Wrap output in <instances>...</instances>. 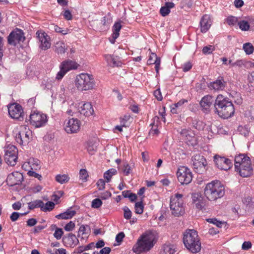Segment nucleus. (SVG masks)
Returning <instances> with one entry per match:
<instances>
[{
    "mask_svg": "<svg viewBox=\"0 0 254 254\" xmlns=\"http://www.w3.org/2000/svg\"><path fill=\"white\" fill-rule=\"evenodd\" d=\"M207 221L209 223H213L216 225V226H217L219 228H221L222 226L224 225V222L219 221L215 218L208 219H207Z\"/></svg>",
    "mask_w": 254,
    "mask_h": 254,
    "instance_id": "a18cd8bd",
    "label": "nucleus"
},
{
    "mask_svg": "<svg viewBox=\"0 0 254 254\" xmlns=\"http://www.w3.org/2000/svg\"><path fill=\"white\" fill-rule=\"evenodd\" d=\"M238 22L236 17L230 16L227 18V22L229 25H234Z\"/></svg>",
    "mask_w": 254,
    "mask_h": 254,
    "instance_id": "de8ad7c7",
    "label": "nucleus"
},
{
    "mask_svg": "<svg viewBox=\"0 0 254 254\" xmlns=\"http://www.w3.org/2000/svg\"><path fill=\"white\" fill-rule=\"evenodd\" d=\"M75 86L80 91L90 90L94 88L95 81L92 75L82 73L76 76Z\"/></svg>",
    "mask_w": 254,
    "mask_h": 254,
    "instance_id": "423d86ee",
    "label": "nucleus"
},
{
    "mask_svg": "<svg viewBox=\"0 0 254 254\" xmlns=\"http://www.w3.org/2000/svg\"><path fill=\"white\" fill-rule=\"evenodd\" d=\"M37 223V220L34 218L29 219L27 221V225L30 227L34 226Z\"/></svg>",
    "mask_w": 254,
    "mask_h": 254,
    "instance_id": "e2e57ef3",
    "label": "nucleus"
},
{
    "mask_svg": "<svg viewBox=\"0 0 254 254\" xmlns=\"http://www.w3.org/2000/svg\"><path fill=\"white\" fill-rule=\"evenodd\" d=\"M64 16L65 19L67 20H71L72 15L69 10H65L64 12Z\"/></svg>",
    "mask_w": 254,
    "mask_h": 254,
    "instance_id": "13d9d810",
    "label": "nucleus"
},
{
    "mask_svg": "<svg viewBox=\"0 0 254 254\" xmlns=\"http://www.w3.org/2000/svg\"><path fill=\"white\" fill-rule=\"evenodd\" d=\"M142 160L144 162H148L149 156L148 152H142L141 153Z\"/></svg>",
    "mask_w": 254,
    "mask_h": 254,
    "instance_id": "338daca9",
    "label": "nucleus"
},
{
    "mask_svg": "<svg viewBox=\"0 0 254 254\" xmlns=\"http://www.w3.org/2000/svg\"><path fill=\"white\" fill-rule=\"evenodd\" d=\"M90 233V228L87 225H81L79 229L78 237L81 236L82 239H86Z\"/></svg>",
    "mask_w": 254,
    "mask_h": 254,
    "instance_id": "7c9ffc66",
    "label": "nucleus"
},
{
    "mask_svg": "<svg viewBox=\"0 0 254 254\" xmlns=\"http://www.w3.org/2000/svg\"><path fill=\"white\" fill-rule=\"evenodd\" d=\"M157 238V235L155 232H146L138 239L132 248L133 251L139 254L149 251L154 246Z\"/></svg>",
    "mask_w": 254,
    "mask_h": 254,
    "instance_id": "f257e3e1",
    "label": "nucleus"
},
{
    "mask_svg": "<svg viewBox=\"0 0 254 254\" xmlns=\"http://www.w3.org/2000/svg\"><path fill=\"white\" fill-rule=\"evenodd\" d=\"M55 51L58 54H64L67 50V47L63 41L57 42L55 44Z\"/></svg>",
    "mask_w": 254,
    "mask_h": 254,
    "instance_id": "cd10ccee",
    "label": "nucleus"
},
{
    "mask_svg": "<svg viewBox=\"0 0 254 254\" xmlns=\"http://www.w3.org/2000/svg\"><path fill=\"white\" fill-rule=\"evenodd\" d=\"M36 35L40 43V47L42 49L46 50L50 48L51 45L50 38L46 32L39 30L36 32Z\"/></svg>",
    "mask_w": 254,
    "mask_h": 254,
    "instance_id": "4468645a",
    "label": "nucleus"
},
{
    "mask_svg": "<svg viewBox=\"0 0 254 254\" xmlns=\"http://www.w3.org/2000/svg\"><path fill=\"white\" fill-rule=\"evenodd\" d=\"M185 247L192 253H197L201 250V243L197 232L193 229L187 230L183 234Z\"/></svg>",
    "mask_w": 254,
    "mask_h": 254,
    "instance_id": "39448f33",
    "label": "nucleus"
},
{
    "mask_svg": "<svg viewBox=\"0 0 254 254\" xmlns=\"http://www.w3.org/2000/svg\"><path fill=\"white\" fill-rule=\"evenodd\" d=\"M88 177V173L87 171L85 169H81L79 173V177L80 179L84 181L87 180V178Z\"/></svg>",
    "mask_w": 254,
    "mask_h": 254,
    "instance_id": "8fccbe9b",
    "label": "nucleus"
},
{
    "mask_svg": "<svg viewBox=\"0 0 254 254\" xmlns=\"http://www.w3.org/2000/svg\"><path fill=\"white\" fill-rule=\"evenodd\" d=\"M239 28L242 31H248L250 29V24L248 21L242 20L238 22Z\"/></svg>",
    "mask_w": 254,
    "mask_h": 254,
    "instance_id": "ea45409f",
    "label": "nucleus"
},
{
    "mask_svg": "<svg viewBox=\"0 0 254 254\" xmlns=\"http://www.w3.org/2000/svg\"><path fill=\"white\" fill-rule=\"evenodd\" d=\"M214 99L211 95H206L204 96L200 102V105L202 110L208 112L210 111V107L214 104Z\"/></svg>",
    "mask_w": 254,
    "mask_h": 254,
    "instance_id": "412c9836",
    "label": "nucleus"
},
{
    "mask_svg": "<svg viewBox=\"0 0 254 254\" xmlns=\"http://www.w3.org/2000/svg\"><path fill=\"white\" fill-rule=\"evenodd\" d=\"M54 206L55 203L53 202L48 201L45 204L43 202L42 208H41V210L45 212L47 211H51L54 208Z\"/></svg>",
    "mask_w": 254,
    "mask_h": 254,
    "instance_id": "4c0bfd02",
    "label": "nucleus"
},
{
    "mask_svg": "<svg viewBox=\"0 0 254 254\" xmlns=\"http://www.w3.org/2000/svg\"><path fill=\"white\" fill-rule=\"evenodd\" d=\"M96 150V146L93 145L89 144L87 146V150L90 154H94L95 151Z\"/></svg>",
    "mask_w": 254,
    "mask_h": 254,
    "instance_id": "0e129e2a",
    "label": "nucleus"
},
{
    "mask_svg": "<svg viewBox=\"0 0 254 254\" xmlns=\"http://www.w3.org/2000/svg\"><path fill=\"white\" fill-rule=\"evenodd\" d=\"M215 101V110L220 117L227 119L233 115L234 107L231 101L221 94L217 96Z\"/></svg>",
    "mask_w": 254,
    "mask_h": 254,
    "instance_id": "f03ea898",
    "label": "nucleus"
},
{
    "mask_svg": "<svg viewBox=\"0 0 254 254\" xmlns=\"http://www.w3.org/2000/svg\"><path fill=\"white\" fill-rule=\"evenodd\" d=\"M54 30L56 32L62 33L63 35L67 34L69 31L67 29H63L62 28L59 27L57 25H55L54 26Z\"/></svg>",
    "mask_w": 254,
    "mask_h": 254,
    "instance_id": "3c124183",
    "label": "nucleus"
},
{
    "mask_svg": "<svg viewBox=\"0 0 254 254\" xmlns=\"http://www.w3.org/2000/svg\"><path fill=\"white\" fill-rule=\"evenodd\" d=\"M75 227V224L72 221H70L64 226V228L66 231H72Z\"/></svg>",
    "mask_w": 254,
    "mask_h": 254,
    "instance_id": "864d4df0",
    "label": "nucleus"
},
{
    "mask_svg": "<svg viewBox=\"0 0 254 254\" xmlns=\"http://www.w3.org/2000/svg\"><path fill=\"white\" fill-rule=\"evenodd\" d=\"M20 215L18 212H14L10 216V219L12 221H15L18 219Z\"/></svg>",
    "mask_w": 254,
    "mask_h": 254,
    "instance_id": "052dcab7",
    "label": "nucleus"
},
{
    "mask_svg": "<svg viewBox=\"0 0 254 254\" xmlns=\"http://www.w3.org/2000/svg\"><path fill=\"white\" fill-rule=\"evenodd\" d=\"M215 50V48L212 45L204 47L202 49V53L204 54H210Z\"/></svg>",
    "mask_w": 254,
    "mask_h": 254,
    "instance_id": "c03bdc74",
    "label": "nucleus"
},
{
    "mask_svg": "<svg viewBox=\"0 0 254 254\" xmlns=\"http://www.w3.org/2000/svg\"><path fill=\"white\" fill-rule=\"evenodd\" d=\"M130 167L127 163L124 164L123 172L126 175H128L130 173Z\"/></svg>",
    "mask_w": 254,
    "mask_h": 254,
    "instance_id": "4d7b16f0",
    "label": "nucleus"
},
{
    "mask_svg": "<svg viewBox=\"0 0 254 254\" xmlns=\"http://www.w3.org/2000/svg\"><path fill=\"white\" fill-rule=\"evenodd\" d=\"M243 49L247 55H250L254 52V47L250 43H246L243 45Z\"/></svg>",
    "mask_w": 254,
    "mask_h": 254,
    "instance_id": "e433bc0d",
    "label": "nucleus"
},
{
    "mask_svg": "<svg viewBox=\"0 0 254 254\" xmlns=\"http://www.w3.org/2000/svg\"><path fill=\"white\" fill-rule=\"evenodd\" d=\"M102 204V201L99 198H96L93 200L91 206L93 208H98Z\"/></svg>",
    "mask_w": 254,
    "mask_h": 254,
    "instance_id": "49530a36",
    "label": "nucleus"
},
{
    "mask_svg": "<svg viewBox=\"0 0 254 254\" xmlns=\"http://www.w3.org/2000/svg\"><path fill=\"white\" fill-rule=\"evenodd\" d=\"M111 252V249L109 247H105L100 251V254H109Z\"/></svg>",
    "mask_w": 254,
    "mask_h": 254,
    "instance_id": "774afa93",
    "label": "nucleus"
},
{
    "mask_svg": "<svg viewBox=\"0 0 254 254\" xmlns=\"http://www.w3.org/2000/svg\"><path fill=\"white\" fill-rule=\"evenodd\" d=\"M97 185L99 190L105 189V182L103 179H99L97 182Z\"/></svg>",
    "mask_w": 254,
    "mask_h": 254,
    "instance_id": "5fc2aeb1",
    "label": "nucleus"
},
{
    "mask_svg": "<svg viewBox=\"0 0 254 254\" xmlns=\"http://www.w3.org/2000/svg\"><path fill=\"white\" fill-rule=\"evenodd\" d=\"M18 150L13 145H8L5 149L4 159L6 163L10 166L16 164L17 159Z\"/></svg>",
    "mask_w": 254,
    "mask_h": 254,
    "instance_id": "6e6552de",
    "label": "nucleus"
},
{
    "mask_svg": "<svg viewBox=\"0 0 254 254\" xmlns=\"http://www.w3.org/2000/svg\"><path fill=\"white\" fill-rule=\"evenodd\" d=\"M192 67V64L190 62H187L183 65V71L185 72L188 71L191 69Z\"/></svg>",
    "mask_w": 254,
    "mask_h": 254,
    "instance_id": "bf43d9fd",
    "label": "nucleus"
},
{
    "mask_svg": "<svg viewBox=\"0 0 254 254\" xmlns=\"http://www.w3.org/2000/svg\"><path fill=\"white\" fill-rule=\"evenodd\" d=\"M117 170L115 169L112 168L107 171L104 174V177L106 180L107 182H109L112 177L117 174Z\"/></svg>",
    "mask_w": 254,
    "mask_h": 254,
    "instance_id": "f704fd0d",
    "label": "nucleus"
},
{
    "mask_svg": "<svg viewBox=\"0 0 254 254\" xmlns=\"http://www.w3.org/2000/svg\"><path fill=\"white\" fill-rule=\"evenodd\" d=\"M183 196V194L177 193L171 196L170 207L172 214L175 216L182 215L185 212Z\"/></svg>",
    "mask_w": 254,
    "mask_h": 254,
    "instance_id": "0eeeda50",
    "label": "nucleus"
},
{
    "mask_svg": "<svg viewBox=\"0 0 254 254\" xmlns=\"http://www.w3.org/2000/svg\"><path fill=\"white\" fill-rule=\"evenodd\" d=\"M175 252V246L171 244H165L161 250V254H173Z\"/></svg>",
    "mask_w": 254,
    "mask_h": 254,
    "instance_id": "2f4dec72",
    "label": "nucleus"
},
{
    "mask_svg": "<svg viewBox=\"0 0 254 254\" xmlns=\"http://www.w3.org/2000/svg\"><path fill=\"white\" fill-rule=\"evenodd\" d=\"M226 86V82L222 77L219 78L215 81L211 82L210 88L215 91L223 90Z\"/></svg>",
    "mask_w": 254,
    "mask_h": 254,
    "instance_id": "393cba45",
    "label": "nucleus"
},
{
    "mask_svg": "<svg viewBox=\"0 0 254 254\" xmlns=\"http://www.w3.org/2000/svg\"><path fill=\"white\" fill-rule=\"evenodd\" d=\"M78 112L83 115L88 117L94 113V110L91 104L89 102L79 103L77 105Z\"/></svg>",
    "mask_w": 254,
    "mask_h": 254,
    "instance_id": "aec40b11",
    "label": "nucleus"
},
{
    "mask_svg": "<svg viewBox=\"0 0 254 254\" xmlns=\"http://www.w3.org/2000/svg\"><path fill=\"white\" fill-rule=\"evenodd\" d=\"M43 202L41 200H35L28 203V208L33 210L37 208H42Z\"/></svg>",
    "mask_w": 254,
    "mask_h": 254,
    "instance_id": "473e14b6",
    "label": "nucleus"
},
{
    "mask_svg": "<svg viewBox=\"0 0 254 254\" xmlns=\"http://www.w3.org/2000/svg\"><path fill=\"white\" fill-rule=\"evenodd\" d=\"M60 66H62L66 72H68L70 70L77 69L78 64L74 61L68 60L63 62Z\"/></svg>",
    "mask_w": 254,
    "mask_h": 254,
    "instance_id": "a878e982",
    "label": "nucleus"
},
{
    "mask_svg": "<svg viewBox=\"0 0 254 254\" xmlns=\"http://www.w3.org/2000/svg\"><path fill=\"white\" fill-rule=\"evenodd\" d=\"M32 136V132L29 128L25 126H21L18 133L15 136L16 141L20 144L28 143Z\"/></svg>",
    "mask_w": 254,
    "mask_h": 254,
    "instance_id": "f8f14e48",
    "label": "nucleus"
},
{
    "mask_svg": "<svg viewBox=\"0 0 254 254\" xmlns=\"http://www.w3.org/2000/svg\"><path fill=\"white\" fill-rule=\"evenodd\" d=\"M23 180V175L19 172H14L7 177L6 182L10 186L20 184Z\"/></svg>",
    "mask_w": 254,
    "mask_h": 254,
    "instance_id": "6ab92c4d",
    "label": "nucleus"
},
{
    "mask_svg": "<svg viewBox=\"0 0 254 254\" xmlns=\"http://www.w3.org/2000/svg\"><path fill=\"white\" fill-rule=\"evenodd\" d=\"M154 95L158 101H161L162 100V95L160 89L158 88L154 91Z\"/></svg>",
    "mask_w": 254,
    "mask_h": 254,
    "instance_id": "6e6d98bb",
    "label": "nucleus"
},
{
    "mask_svg": "<svg viewBox=\"0 0 254 254\" xmlns=\"http://www.w3.org/2000/svg\"><path fill=\"white\" fill-rule=\"evenodd\" d=\"M182 139L189 145H194L196 144L194 133L191 130L184 129L181 132Z\"/></svg>",
    "mask_w": 254,
    "mask_h": 254,
    "instance_id": "a211bd4d",
    "label": "nucleus"
},
{
    "mask_svg": "<svg viewBox=\"0 0 254 254\" xmlns=\"http://www.w3.org/2000/svg\"><path fill=\"white\" fill-rule=\"evenodd\" d=\"M32 170H37L40 168V164L39 160L35 159H30L28 163Z\"/></svg>",
    "mask_w": 254,
    "mask_h": 254,
    "instance_id": "58836bf2",
    "label": "nucleus"
},
{
    "mask_svg": "<svg viewBox=\"0 0 254 254\" xmlns=\"http://www.w3.org/2000/svg\"><path fill=\"white\" fill-rule=\"evenodd\" d=\"M8 110L9 115L12 118L20 121L23 119V109L19 104H11L8 107Z\"/></svg>",
    "mask_w": 254,
    "mask_h": 254,
    "instance_id": "ddd939ff",
    "label": "nucleus"
},
{
    "mask_svg": "<svg viewBox=\"0 0 254 254\" xmlns=\"http://www.w3.org/2000/svg\"><path fill=\"white\" fill-rule=\"evenodd\" d=\"M160 59L158 58L157 55L154 53H151L149 59L147 61V64H152L156 63L158 61H160Z\"/></svg>",
    "mask_w": 254,
    "mask_h": 254,
    "instance_id": "a19ab883",
    "label": "nucleus"
},
{
    "mask_svg": "<svg viewBox=\"0 0 254 254\" xmlns=\"http://www.w3.org/2000/svg\"><path fill=\"white\" fill-rule=\"evenodd\" d=\"M125 237V234L123 232L119 233L116 237V240L117 242L120 243L123 241V238Z\"/></svg>",
    "mask_w": 254,
    "mask_h": 254,
    "instance_id": "680f3d73",
    "label": "nucleus"
},
{
    "mask_svg": "<svg viewBox=\"0 0 254 254\" xmlns=\"http://www.w3.org/2000/svg\"><path fill=\"white\" fill-rule=\"evenodd\" d=\"M68 241L71 244V245L75 246L78 243V240L75 235L70 234L67 237Z\"/></svg>",
    "mask_w": 254,
    "mask_h": 254,
    "instance_id": "79ce46f5",
    "label": "nucleus"
},
{
    "mask_svg": "<svg viewBox=\"0 0 254 254\" xmlns=\"http://www.w3.org/2000/svg\"><path fill=\"white\" fill-rule=\"evenodd\" d=\"M204 193L208 200L215 201L224 195L225 187L219 181H213L206 185Z\"/></svg>",
    "mask_w": 254,
    "mask_h": 254,
    "instance_id": "20e7f679",
    "label": "nucleus"
},
{
    "mask_svg": "<svg viewBox=\"0 0 254 254\" xmlns=\"http://www.w3.org/2000/svg\"><path fill=\"white\" fill-rule=\"evenodd\" d=\"M121 28L122 25L121 22H117L114 24L113 26L112 38L110 39V41L111 43H115L116 39L119 36V32Z\"/></svg>",
    "mask_w": 254,
    "mask_h": 254,
    "instance_id": "bb28decb",
    "label": "nucleus"
},
{
    "mask_svg": "<svg viewBox=\"0 0 254 254\" xmlns=\"http://www.w3.org/2000/svg\"><path fill=\"white\" fill-rule=\"evenodd\" d=\"M191 198L192 203L196 209L201 210L205 206V199L201 194L199 193H193Z\"/></svg>",
    "mask_w": 254,
    "mask_h": 254,
    "instance_id": "4be33fe9",
    "label": "nucleus"
},
{
    "mask_svg": "<svg viewBox=\"0 0 254 254\" xmlns=\"http://www.w3.org/2000/svg\"><path fill=\"white\" fill-rule=\"evenodd\" d=\"M177 176L179 182L183 185H188L191 182L192 179L190 171L185 166H181L178 169Z\"/></svg>",
    "mask_w": 254,
    "mask_h": 254,
    "instance_id": "1a4fd4ad",
    "label": "nucleus"
},
{
    "mask_svg": "<svg viewBox=\"0 0 254 254\" xmlns=\"http://www.w3.org/2000/svg\"><path fill=\"white\" fill-rule=\"evenodd\" d=\"M252 247V244L250 242H244L242 245V249L247 250Z\"/></svg>",
    "mask_w": 254,
    "mask_h": 254,
    "instance_id": "69168bd1",
    "label": "nucleus"
},
{
    "mask_svg": "<svg viewBox=\"0 0 254 254\" xmlns=\"http://www.w3.org/2000/svg\"><path fill=\"white\" fill-rule=\"evenodd\" d=\"M51 227L53 230L55 229V232L54 234L55 238L57 240H60L64 233L62 229L57 228L56 225H52Z\"/></svg>",
    "mask_w": 254,
    "mask_h": 254,
    "instance_id": "72a5a7b5",
    "label": "nucleus"
},
{
    "mask_svg": "<svg viewBox=\"0 0 254 254\" xmlns=\"http://www.w3.org/2000/svg\"><path fill=\"white\" fill-rule=\"evenodd\" d=\"M143 211V206L142 202H136L135 204V212L136 213L141 214Z\"/></svg>",
    "mask_w": 254,
    "mask_h": 254,
    "instance_id": "37998d69",
    "label": "nucleus"
},
{
    "mask_svg": "<svg viewBox=\"0 0 254 254\" xmlns=\"http://www.w3.org/2000/svg\"><path fill=\"white\" fill-rule=\"evenodd\" d=\"M175 4L172 2H166L165 5L162 6L160 10V13L163 16H165L170 12V8L174 7Z\"/></svg>",
    "mask_w": 254,
    "mask_h": 254,
    "instance_id": "c85d7f7f",
    "label": "nucleus"
},
{
    "mask_svg": "<svg viewBox=\"0 0 254 254\" xmlns=\"http://www.w3.org/2000/svg\"><path fill=\"white\" fill-rule=\"evenodd\" d=\"M80 128V122L77 119L71 118L65 122L64 129L68 133L76 132Z\"/></svg>",
    "mask_w": 254,
    "mask_h": 254,
    "instance_id": "dca6fc26",
    "label": "nucleus"
},
{
    "mask_svg": "<svg viewBox=\"0 0 254 254\" xmlns=\"http://www.w3.org/2000/svg\"><path fill=\"white\" fill-rule=\"evenodd\" d=\"M214 161L217 167L220 170L227 171L232 166L230 160L219 155L214 156Z\"/></svg>",
    "mask_w": 254,
    "mask_h": 254,
    "instance_id": "2eb2a0df",
    "label": "nucleus"
},
{
    "mask_svg": "<svg viewBox=\"0 0 254 254\" xmlns=\"http://www.w3.org/2000/svg\"><path fill=\"white\" fill-rule=\"evenodd\" d=\"M47 121V115L40 112H34L30 115V124L35 127L45 126Z\"/></svg>",
    "mask_w": 254,
    "mask_h": 254,
    "instance_id": "9d476101",
    "label": "nucleus"
},
{
    "mask_svg": "<svg viewBox=\"0 0 254 254\" xmlns=\"http://www.w3.org/2000/svg\"><path fill=\"white\" fill-rule=\"evenodd\" d=\"M104 57L109 66L114 67L121 65L122 63L118 57L112 55H106Z\"/></svg>",
    "mask_w": 254,
    "mask_h": 254,
    "instance_id": "b1692460",
    "label": "nucleus"
},
{
    "mask_svg": "<svg viewBox=\"0 0 254 254\" xmlns=\"http://www.w3.org/2000/svg\"><path fill=\"white\" fill-rule=\"evenodd\" d=\"M123 210L124 212V217L127 219H130L132 213L130 209L127 207L125 206L123 208Z\"/></svg>",
    "mask_w": 254,
    "mask_h": 254,
    "instance_id": "09e8293b",
    "label": "nucleus"
},
{
    "mask_svg": "<svg viewBox=\"0 0 254 254\" xmlns=\"http://www.w3.org/2000/svg\"><path fill=\"white\" fill-rule=\"evenodd\" d=\"M211 20L209 15H204L200 22V31L202 33L206 32L211 25Z\"/></svg>",
    "mask_w": 254,
    "mask_h": 254,
    "instance_id": "5701e85b",
    "label": "nucleus"
},
{
    "mask_svg": "<svg viewBox=\"0 0 254 254\" xmlns=\"http://www.w3.org/2000/svg\"><path fill=\"white\" fill-rule=\"evenodd\" d=\"M69 177L65 174L58 175L56 177V181L61 184L67 183L69 181Z\"/></svg>",
    "mask_w": 254,
    "mask_h": 254,
    "instance_id": "c9c22d12",
    "label": "nucleus"
},
{
    "mask_svg": "<svg viewBox=\"0 0 254 254\" xmlns=\"http://www.w3.org/2000/svg\"><path fill=\"white\" fill-rule=\"evenodd\" d=\"M75 214V211L69 209L64 213L56 215V217L58 219H68L71 218Z\"/></svg>",
    "mask_w": 254,
    "mask_h": 254,
    "instance_id": "c756f323",
    "label": "nucleus"
},
{
    "mask_svg": "<svg viewBox=\"0 0 254 254\" xmlns=\"http://www.w3.org/2000/svg\"><path fill=\"white\" fill-rule=\"evenodd\" d=\"M235 171L243 177H248L253 173V169L249 157L244 154H240L235 158Z\"/></svg>",
    "mask_w": 254,
    "mask_h": 254,
    "instance_id": "7ed1b4c3",
    "label": "nucleus"
},
{
    "mask_svg": "<svg viewBox=\"0 0 254 254\" xmlns=\"http://www.w3.org/2000/svg\"><path fill=\"white\" fill-rule=\"evenodd\" d=\"M66 72H67L60 66V71L58 72L56 76V79L58 80L61 79Z\"/></svg>",
    "mask_w": 254,
    "mask_h": 254,
    "instance_id": "603ef678",
    "label": "nucleus"
},
{
    "mask_svg": "<svg viewBox=\"0 0 254 254\" xmlns=\"http://www.w3.org/2000/svg\"><path fill=\"white\" fill-rule=\"evenodd\" d=\"M24 40L22 31L19 29L12 31L8 37V43L14 46L20 42H23Z\"/></svg>",
    "mask_w": 254,
    "mask_h": 254,
    "instance_id": "f3484780",
    "label": "nucleus"
},
{
    "mask_svg": "<svg viewBox=\"0 0 254 254\" xmlns=\"http://www.w3.org/2000/svg\"><path fill=\"white\" fill-rule=\"evenodd\" d=\"M192 161L195 171L199 173L202 174L206 170L207 161L204 157L199 154H196L192 157Z\"/></svg>",
    "mask_w": 254,
    "mask_h": 254,
    "instance_id": "9b49d317",
    "label": "nucleus"
}]
</instances>
